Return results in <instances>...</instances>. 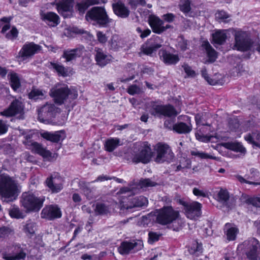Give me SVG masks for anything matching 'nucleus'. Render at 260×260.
I'll use <instances>...</instances> for the list:
<instances>
[{
    "mask_svg": "<svg viewBox=\"0 0 260 260\" xmlns=\"http://www.w3.org/2000/svg\"><path fill=\"white\" fill-rule=\"evenodd\" d=\"M94 51L95 60L98 66L104 67L112 61V57L111 55L108 54L102 49L95 47Z\"/></svg>",
    "mask_w": 260,
    "mask_h": 260,
    "instance_id": "obj_21",
    "label": "nucleus"
},
{
    "mask_svg": "<svg viewBox=\"0 0 260 260\" xmlns=\"http://www.w3.org/2000/svg\"><path fill=\"white\" fill-rule=\"evenodd\" d=\"M23 230L27 236H31L35 233L36 223L30 220H28L24 225Z\"/></svg>",
    "mask_w": 260,
    "mask_h": 260,
    "instance_id": "obj_40",
    "label": "nucleus"
},
{
    "mask_svg": "<svg viewBox=\"0 0 260 260\" xmlns=\"http://www.w3.org/2000/svg\"><path fill=\"white\" fill-rule=\"evenodd\" d=\"M175 18V15L172 13H167L162 16L164 20L169 23L172 22L174 20Z\"/></svg>",
    "mask_w": 260,
    "mask_h": 260,
    "instance_id": "obj_64",
    "label": "nucleus"
},
{
    "mask_svg": "<svg viewBox=\"0 0 260 260\" xmlns=\"http://www.w3.org/2000/svg\"><path fill=\"white\" fill-rule=\"evenodd\" d=\"M45 183L52 193H57L63 188L62 179L58 176H50L47 178Z\"/></svg>",
    "mask_w": 260,
    "mask_h": 260,
    "instance_id": "obj_22",
    "label": "nucleus"
},
{
    "mask_svg": "<svg viewBox=\"0 0 260 260\" xmlns=\"http://www.w3.org/2000/svg\"><path fill=\"white\" fill-rule=\"evenodd\" d=\"M190 154L191 155L197 156L201 159H216V157L210 155L206 153L200 152L198 150L191 151Z\"/></svg>",
    "mask_w": 260,
    "mask_h": 260,
    "instance_id": "obj_49",
    "label": "nucleus"
},
{
    "mask_svg": "<svg viewBox=\"0 0 260 260\" xmlns=\"http://www.w3.org/2000/svg\"><path fill=\"white\" fill-rule=\"evenodd\" d=\"M152 152L147 142H139L135 144L132 161L135 163L147 164L150 161Z\"/></svg>",
    "mask_w": 260,
    "mask_h": 260,
    "instance_id": "obj_4",
    "label": "nucleus"
},
{
    "mask_svg": "<svg viewBox=\"0 0 260 260\" xmlns=\"http://www.w3.org/2000/svg\"><path fill=\"white\" fill-rule=\"evenodd\" d=\"M217 200L223 205L228 206V201L230 196L226 189H221L217 193Z\"/></svg>",
    "mask_w": 260,
    "mask_h": 260,
    "instance_id": "obj_38",
    "label": "nucleus"
},
{
    "mask_svg": "<svg viewBox=\"0 0 260 260\" xmlns=\"http://www.w3.org/2000/svg\"><path fill=\"white\" fill-rule=\"evenodd\" d=\"M31 135L26 136V140L23 142V143L27 147V148L31 150V151L34 152L44 158H49L51 157V152L47 150L45 148L43 147V146L36 142H32L29 139H31Z\"/></svg>",
    "mask_w": 260,
    "mask_h": 260,
    "instance_id": "obj_15",
    "label": "nucleus"
},
{
    "mask_svg": "<svg viewBox=\"0 0 260 260\" xmlns=\"http://www.w3.org/2000/svg\"><path fill=\"white\" fill-rule=\"evenodd\" d=\"M41 19L50 27H55L60 23L59 16L53 12H40Z\"/></svg>",
    "mask_w": 260,
    "mask_h": 260,
    "instance_id": "obj_20",
    "label": "nucleus"
},
{
    "mask_svg": "<svg viewBox=\"0 0 260 260\" xmlns=\"http://www.w3.org/2000/svg\"><path fill=\"white\" fill-rule=\"evenodd\" d=\"M150 113L154 116L171 117H175L178 113L175 108L171 105H158L153 104L149 110Z\"/></svg>",
    "mask_w": 260,
    "mask_h": 260,
    "instance_id": "obj_11",
    "label": "nucleus"
},
{
    "mask_svg": "<svg viewBox=\"0 0 260 260\" xmlns=\"http://www.w3.org/2000/svg\"><path fill=\"white\" fill-rule=\"evenodd\" d=\"M230 17V15L223 11H218L215 14V18L219 22H228Z\"/></svg>",
    "mask_w": 260,
    "mask_h": 260,
    "instance_id": "obj_48",
    "label": "nucleus"
},
{
    "mask_svg": "<svg viewBox=\"0 0 260 260\" xmlns=\"http://www.w3.org/2000/svg\"><path fill=\"white\" fill-rule=\"evenodd\" d=\"M95 211L98 214H107L110 212V208L105 204L98 203L96 204Z\"/></svg>",
    "mask_w": 260,
    "mask_h": 260,
    "instance_id": "obj_45",
    "label": "nucleus"
},
{
    "mask_svg": "<svg viewBox=\"0 0 260 260\" xmlns=\"http://www.w3.org/2000/svg\"><path fill=\"white\" fill-rule=\"evenodd\" d=\"M155 150L156 152V156L154 160L157 163H162L165 161L170 162L174 158V154L171 147L166 144L158 143Z\"/></svg>",
    "mask_w": 260,
    "mask_h": 260,
    "instance_id": "obj_9",
    "label": "nucleus"
},
{
    "mask_svg": "<svg viewBox=\"0 0 260 260\" xmlns=\"http://www.w3.org/2000/svg\"><path fill=\"white\" fill-rule=\"evenodd\" d=\"M155 216L157 223L162 225L171 224L170 228L175 231H179L184 224L179 211L175 210L171 206H165L157 210Z\"/></svg>",
    "mask_w": 260,
    "mask_h": 260,
    "instance_id": "obj_1",
    "label": "nucleus"
},
{
    "mask_svg": "<svg viewBox=\"0 0 260 260\" xmlns=\"http://www.w3.org/2000/svg\"><path fill=\"white\" fill-rule=\"evenodd\" d=\"M154 52H155V51L153 50V48L150 45L147 44V42L145 44L141 46L140 54L142 52L145 55L151 56Z\"/></svg>",
    "mask_w": 260,
    "mask_h": 260,
    "instance_id": "obj_50",
    "label": "nucleus"
},
{
    "mask_svg": "<svg viewBox=\"0 0 260 260\" xmlns=\"http://www.w3.org/2000/svg\"><path fill=\"white\" fill-rule=\"evenodd\" d=\"M56 110L54 104L46 103L38 110L39 120L45 123H49L55 116Z\"/></svg>",
    "mask_w": 260,
    "mask_h": 260,
    "instance_id": "obj_10",
    "label": "nucleus"
},
{
    "mask_svg": "<svg viewBox=\"0 0 260 260\" xmlns=\"http://www.w3.org/2000/svg\"><path fill=\"white\" fill-rule=\"evenodd\" d=\"M245 202L248 205H252L255 207H260V198H248L246 200Z\"/></svg>",
    "mask_w": 260,
    "mask_h": 260,
    "instance_id": "obj_52",
    "label": "nucleus"
},
{
    "mask_svg": "<svg viewBox=\"0 0 260 260\" xmlns=\"http://www.w3.org/2000/svg\"><path fill=\"white\" fill-rule=\"evenodd\" d=\"M139 184L141 188H143L155 186L157 185V183L148 178L141 179L140 181Z\"/></svg>",
    "mask_w": 260,
    "mask_h": 260,
    "instance_id": "obj_51",
    "label": "nucleus"
},
{
    "mask_svg": "<svg viewBox=\"0 0 260 260\" xmlns=\"http://www.w3.org/2000/svg\"><path fill=\"white\" fill-rule=\"evenodd\" d=\"M230 224L226 223L225 227L227 229L226 232V238L229 241L234 240L236 239L238 230L235 227H230Z\"/></svg>",
    "mask_w": 260,
    "mask_h": 260,
    "instance_id": "obj_41",
    "label": "nucleus"
},
{
    "mask_svg": "<svg viewBox=\"0 0 260 260\" xmlns=\"http://www.w3.org/2000/svg\"><path fill=\"white\" fill-rule=\"evenodd\" d=\"M8 77L10 79L11 86L14 90H16L20 87V78L17 73L14 72H10Z\"/></svg>",
    "mask_w": 260,
    "mask_h": 260,
    "instance_id": "obj_34",
    "label": "nucleus"
},
{
    "mask_svg": "<svg viewBox=\"0 0 260 260\" xmlns=\"http://www.w3.org/2000/svg\"><path fill=\"white\" fill-rule=\"evenodd\" d=\"M9 215L11 217L15 218H23L24 215L18 207L13 205L9 211Z\"/></svg>",
    "mask_w": 260,
    "mask_h": 260,
    "instance_id": "obj_44",
    "label": "nucleus"
},
{
    "mask_svg": "<svg viewBox=\"0 0 260 260\" xmlns=\"http://www.w3.org/2000/svg\"><path fill=\"white\" fill-rule=\"evenodd\" d=\"M143 247V242L141 240L123 241L118 248V251L122 255H127L132 252L141 250Z\"/></svg>",
    "mask_w": 260,
    "mask_h": 260,
    "instance_id": "obj_13",
    "label": "nucleus"
},
{
    "mask_svg": "<svg viewBox=\"0 0 260 260\" xmlns=\"http://www.w3.org/2000/svg\"><path fill=\"white\" fill-rule=\"evenodd\" d=\"M159 55L160 59L167 65L176 64L180 60L178 54L171 53L165 49L160 50Z\"/></svg>",
    "mask_w": 260,
    "mask_h": 260,
    "instance_id": "obj_24",
    "label": "nucleus"
},
{
    "mask_svg": "<svg viewBox=\"0 0 260 260\" xmlns=\"http://www.w3.org/2000/svg\"><path fill=\"white\" fill-rule=\"evenodd\" d=\"M48 67L50 69L54 70L58 76L67 77L69 75L68 69L66 68L63 65L54 62H50Z\"/></svg>",
    "mask_w": 260,
    "mask_h": 260,
    "instance_id": "obj_30",
    "label": "nucleus"
},
{
    "mask_svg": "<svg viewBox=\"0 0 260 260\" xmlns=\"http://www.w3.org/2000/svg\"><path fill=\"white\" fill-rule=\"evenodd\" d=\"M180 204L184 207L186 216L190 219H195L201 214L202 204L197 202L188 203L183 201H180Z\"/></svg>",
    "mask_w": 260,
    "mask_h": 260,
    "instance_id": "obj_14",
    "label": "nucleus"
},
{
    "mask_svg": "<svg viewBox=\"0 0 260 260\" xmlns=\"http://www.w3.org/2000/svg\"><path fill=\"white\" fill-rule=\"evenodd\" d=\"M110 44L111 47L114 50H117L122 47L121 39L116 35H113L112 37Z\"/></svg>",
    "mask_w": 260,
    "mask_h": 260,
    "instance_id": "obj_47",
    "label": "nucleus"
},
{
    "mask_svg": "<svg viewBox=\"0 0 260 260\" xmlns=\"http://www.w3.org/2000/svg\"><path fill=\"white\" fill-rule=\"evenodd\" d=\"M41 50V46L34 42H27L24 44L19 52L17 57L21 61L31 58L35 54Z\"/></svg>",
    "mask_w": 260,
    "mask_h": 260,
    "instance_id": "obj_12",
    "label": "nucleus"
},
{
    "mask_svg": "<svg viewBox=\"0 0 260 260\" xmlns=\"http://www.w3.org/2000/svg\"><path fill=\"white\" fill-rule=\"evenodd\" d=\"M127 91L129 94L134 95L140 93L141 92V89L136 85H132L129 86Z\"/></svg>",
    "mask_w": 260,
    "mask_h": 260,
    "instance_id": "obj_58",
    "label": "nucleus"
},
{
    "mask_svg": "<svg viewBox=\"0 0 260 260\" xmlns=\"http://www.w3.org/2000/svg\"><path fill=\"white\" fill-rule=\"evenodd\" d=\"M61 216V212L60 208L56 205H50L46 206L42 210L41 217L50 220Z\"/></svg>",
    "mask_w": 260,
    "mask_h": 260,
    "instance_id": "obj_17",
    "label": "nucleus"
},
{
    "mask_svg": "<svg viewBox=\"0 0 260 260\" xmlns=\"http://www.w3.org/2000/svg\"><path fill=\"white\" fill-rule=\"evenodd\" d=\"M184 72L188 77H194L196 76V72L191 69V67L187 64H183L182 66Z\"/></svg>",
    "mask_w": 260,
    "mask_h": 260,
    "instance_id": "obj_55",
    "label": "nucleus"
},
{
    "mask_svg": "<svg viewBox=\"0 0 260 260\" xmlns=\"http://www.w3.org/2000/svg\"><path fill=\"white\" fill-rule=\"evenodd\" d=\"M61 132H56L54 133L45 132L42 134V136L45 139L52 142H58L62 139Z\"/></svg>",
    "mask_w": 260,
    "mask_h": 260,
    "instance_id": "obj_36",
    "label": "nucleus"
},
{
    "mask_svg": "<svg viewBox=\"0 0 260 260\" xmlns=\"http://www.w3.org/2000/svg\"><path fill=\"white\" fill-rule=\"evenodd\" d=\"M162 40L159 37H155L147 41V44L150 45L155 52L162 46Z\"/></svg>",
    "mask_w": 260,
    "mask_h": 260,
    "instance_id": "obj_42",
    "label": "nucleus"
},
{
    "mask_svg": "<svg viewBox=\"0 0 260 260\" xmlns=\"http://www.w3.org/2000/svg\"><path fill=\"white\" fill-rule=\"evenodd\" d=\"M89 7L85 0H83L82 2L77 3L76 6V9L81 14L84 13Z\"/></svg>",
    "mask_w": 260,
    "mask_h": 260,
    "instance_id": "obj_53",
    "label": "nucleus"
},
{
    "mask_svg": "<svg viewBox=\"0 0 260 260\" xmlns=\"http://www.w3.org/2000/svg\"><path fill=\"white\" fill-rule=\"evenodd\" d=\"M226 38V34L224 30H218L212 34L214 44L222 45L225 42Z\"/></svg>",
    "mask_w": 260,
    "mask_h": 260,
    "instance_id": "obj_33",
    "label": "nucleus"
},
{
    "mask_svg": "<svg viewBox=\"0 0 260 260\" xmlns=\"http://www.w3.org/2000/svg\"><path fill=\"white\" fill-rule=\"evenodd\" d=\"M148 21L153 32L158 34L163 32L164 22L162 20L154 15H150Z\"/></svg>",
    "mask_w": 260,
    "mask_h": 260,
    "instance_id": "obj_25",
    "label": "nucleus"
},
{
    "mask_svg": "<svg viewBox=\"0 0 260 260\" xmlns=\"http://www.w3.org/2000/svg\"><path fill=\"white\" fill-rule=\"evenodd\" d=\"M194 118H195L196 123L198 125V126H207V127H209L208 132H214V129L211 126V124L205 121L202 116L200 114H199V113L195 115Z\"/></svg>",
    "mask_w": 260,
    "mask_h": 260,
    "instance_id": "obj_43",
    "label": "nucleus"
},
{
    "mask_svg": "<svg viewBox=\"0 0 260 260\" xmlns=\"http://www.w3.org/2000/svg\"><path fill=\"white\" fill-rule=\"evenodd\" d=\"M202 76L204 79L208 82L210 85H215L217 83V82L213 80L208 76L207 74V70L205 68L202 69L201 71Z\"/></svg>",
    "mask_w": 260,
    "mask_h": 260,
    "instance_id": "obj_57",
    "label": "nucleus"
},
{
    "mask_svg": "<svg viewBox=\"0 0 260 260\" xmlns=\"http://www.w3.org/2000/svg\"><path fill=\"white\" fill-rule=\"evenodd\" d=\"M190 0H180L179 5L180 11L186 14L189 13L191 10Z\"/></svg>",
    "mask_w": 260,
    "mask_h": 260,
    "instance_id": "obj_46",
    "label": "nucleus"
},
{
    "mask_svg": "<svg viewBox=\"0 0 260 260\" xmlns=\"http://www.w3.org/2000/svg\"><path fill=\"white\" fill-rule=\"evenodd\" d=\"M82 54V50L81 49H68L63 51L61 57L66 59V62H70L80 57Z\"/></svg>",
    "mask_w": 260,
    "mask_h": 260,
    "instance_id": "obj_28",
    "label": "nucleus"
},
{
    "mask_svg": "<svg viewBox=\"0 0 260 260\" xmlns=\"http://www.w3.org/2000/svg\"><path fill=\"white\" fill-rule=\"evenodd\" d=\"M120 140L117 138H111L105 141L104 147L106 151L111 152L121 145Z\"/></svg>",
    "mask_w": 260,
    "mask_h": 260,
    "instance_id": "obj_31",
    "label": "nucleus"
},
{
    "mask_svg": "<svg viewBox=\"0 0 260 260\" xmlns=\"http://www.w3.org/2000/svg\"><path fill=\"white\" fill-rule=\"evenodd\" d=\"M96 37L98 41L102 44H105L108 40L106 34L101 31H98L96 32Z\"/></svg>",
    "mask_w": 260,
    "mask_h": 260,
    "instance_id": "obj_60",
    "label": "nucleus"
},
{
    "mask_svg": "<svg viewBox=\"0 0 260 260\" xmlns=\"http://www.w3.org/2000/svg\"><path fill=\"white\" fill-rule=\"evenodd\" d=\"M226 148L237 152L245 153V148L239 143H226L224 144Z\"/></svg>",
    "mask_w": 260,
    "mask_h": 260,
    "instance_id": "obj_39",
    "label": "nucleus"
},
{
    "mask_svg": "<svg viewBox=\"0 0 260 260\" xmlns=\"http://www.w3.org/2000/svg\"><path fill=\"white\" fill-rule=\"evenodd\" d=\"M245 140L252 145L253 148H260V132H253L244 137Z\"/></svg>",
    "mask_w": 260,
    "mask_h": 260,
    "instance_id": "obj_29",
    "label": "nucleus"
},
{
    "mask_svg": "<svg viewBox=\"0 0 260 260\" xmlns=\"http://www.w3.org/2000/svg\"><path fill=\"white\" fill-rule=\"evenodd\" d=\"M189 253L195 256H199L203 252L202 245L197 241H194L188 248Z\"/></svg>",
    "mask_w": 260,
    "mask_h": 260,
    "instance_id": "obj_37",
    "label": "nucleus"
},
{
    "mask_svg": "<svg viewBox=\"0 0 260 260\" xmlns=\"http://www.w3.org/2000/svg\"><path fill=\"white\" fill-rule=\"evenodd\" d=\"M14 251L13 254H7L6 253H3V258L6 260H21L24 259L26 254L23 248L19 246L14 247Z\"/></svg>",
    "mask_w": 260,
    "mask_h": 260,
    "instance_id": "obj_27",
    "label": "nucleus"
},
{
    "mask_svg": "<svg viewBox=\"0 0 260 260\" xmlns=\"http://www.w3.org/2000/svg\"><path fill=\"white\" fill-rule=\"evenodd\" d=\"M49 94L54 99L55 102L59 105L63 104L68 97L72 100L76 99L78 97V92L75 88H69L67 84L60 83L56 84L51 88Z\"/></svg>",
    "mask_w": 260,
    "mask_h": 260,
    "instance_id": "obj_3",
    "label": "nucleus"
},
{
    "mask_svg": "<svg viewBox=\"0 0 260 260\" xmlns=\"http://www.w3.org/2000/svg\"><path fill=\"white\" fill-rule=\"evenodd\" d=\"M202 126L203 127H201L200 129V132L201 133H205L207 135H205L203 134H200L199 133H197L196 135L197 138L199 140L202 141V142H208L210 141L211 139L212 138H213V136H211V135L209 136V135H208V134L211 133L212 132H208L209 127H207V126Z\"/></svg>",
    "mask_w": 260,
    "mask_h": 260,
    "instance_id": "obj_35",
    "label": "nucleus"
},
{
    "mask_svg": "<svg viewBox=\"0 0 260 260\" xmlns=\"http://www.w3.org/2000/svg\"><path fill=\"white\" fill-rule=\"evenodd\" d=\"M235 43L233 49L245 52L250 49L252 42L248 32L242 30H237L234 33Z\"/></svg>",
    "mask_w": 260,
    "mask_h": 260,
    "instance_id": "obj_7",
    "label": "nucleus"
},
{
    "mask_svg": "<svg viewBox=\"0 0 260 260\" xmlns=\"http://www.w3.org/2000/svg\"><path fill=\"white\" fill-rule=\"evenodd\" d=\"M185 122H178L174 125V131L178 134H188L192 130L190 118L187 116H184Z\"/></svg>",
    "mask_w": 260,
    "mask_h": 260,
    "instance_id": "obj_23",
    "label": "nucleus"
},
{
    "mask_svg": "<svg viewBox=\"0 0 260 260\" xmlns=\"http://www.w3.org/2000/svg\"><path fill=\"white\" fill-rule=\"evenodd\" d=\"M87 20H93L103 26H106L110 22L109 19L104 8L94 7L86 14Z\"/></svg>",
    "mask_w": 260,
    "mask_h": 260,
    "instance_id": "obj_8",
    "label": "nucleus"
},
{
    "mask_svg": "<svg viewBox=\"0 0 260 260\" xmlns=\"http://www.w3.org/2000/svg\"><path fill=\"white\" fill-rule=\"evenodd\" d=\"M18 196L17 183L9 176L0 175V197L6 202H13Z\"/></svg>",
    "mask_w": 260,
    "mask_h": 260,
    "instance_id": "obj_2",
    "label": "nucleus"
},
{
    "mask_svg": "<svg viewBox=\"0 0 260 260\" xmlns=\"http://www.w3.org/2000/svg\"><path fill=\"white\" fill-rule=\"evenodd\" d=\"M45 197H37L34 194L28 192L22 193L21 198L22 206L26 212H38L42 207Z\"/></svg>",
    "mask_w": 260,
    "mask_h": 260,
    "instance_id": "obj_5",
    "label": "nucleus"
},
{
    "mask_svg": "<svg viewBox=\"0 0 260 260\" xmlns=\"http://www.w3.org/2000/svg\"><path fill=\"white\" fill-rule=\"evenodd\" d=\"M18 31L17 29L13 26L11 30L6 34V37L11 40H14L18 37Z\"/></svg>",
    "mask_w": 260,
    "mask_h": 260,
    "instance_id": "obj_54",
    "label": "nucleus"
},
{
    "mask_svg": "<svg viewBox=\"0 0 260 260\" xmlns=\"http://www.w3.org/2000/svg\"><path fill=\"white\" fill-rule=\"evenodd\" d=\"M149 241L153 243L159 240L161 234H158L156 232H151L149 233Z\"/></svg>",
    "mask_w": 260,
    "mask_h": 260,
    "instance_id": "obj_61",
    "label": "nucleus"
},
{
    "mask_svg": "<svg viewBox=\"0 0 260 260\" xmlns=\"http://www.w3.org/2000/svg\"><path fill=\"white\" fill-rule=\"evenodd\" d=\"M183 160L186 162V165L182 166L181 164L177 168L176 171H179L182 169H189L191 167V161L189 159L183 158Z\"/></svg>",
    "mask_w": 260,
    "mask_h": 260,
    "instance_id": "obj_59",
    "label": "nucleus"
},
{
    "mask_svg": "<svg viewBox=\"0 0 260 260\" xmlns=\"http://www.w3.org/2000/svg\"><path fill=\"white\" fill-rule=\"evenodd\" d=\"M83 191L87 198L90 200L94 197V194L92 190L88 186H85L83 188Z\"/></svg>",
    "mask_w": 260,
    "mask_h": 260,
    "instance_id": "obj_62",
    "label": "nucleus"
},
{
    "mask_svg": "<svg viewBox=\"0 0 260 260\" xmlns=\"http://www.w3.org/2000/svg\"><path fill=\"white\" fill-rule=\"evenodd\" d=\"M2 116L10 117L20 114V119H23L24 114V106L21 101L19 100L13 101L10 104L9 108L3 112H1Z\"/></svg>",
    "mask_w": 260,
    "mask_h": 260,
    "instance_id": "obj_16",
    "label": "nucleus"
},
{
    "mask_svg": "<svg viewBox=\"0 0 260 260\" xmlns=\"http://www.w3.org/2000/svg\"><path fill=\"white\" fill-rule=\"evenodd\" d=\"M114 13L117 16L125 18L128 17L130 11L125 5L121 2H118L112 4Z\"/></svg>",
    "mask_w": 260,
    "mask_h": 260,
    "instance_id": "obj_26",
    "label": "nucleus"
},
{
    "mask_svg": "<svg viewBox=\"0 0 260 260\" xmlns=\"http://www.w3.org/2000/svg\"><path fill=\"white\" fill-rule=\"evenodd\" d=\"M202 46L205 49L208 58L207 61L210 63L214 62L217 57V52L212 48L208 42H204Z\"/></svg>",
    "mask_w": 260,
    "mask_h": 260,
    "instance_id": "obj_32",
    "label": "nucleus"
},
{
    "mask_svg": "<svg viewBox=\"0 0 260 260\" xmlns=\"http://www.w3.org/2000/svg\"><path fill=\"white\" fill-rule=\"evenodd\" d=\"M74 0H62L56 4L58 12L64 18L73 15Z\"/></svg>",
    "mask_w": 260,
    "mask_h": 260,
    "instance_id": "obj_18",
    "label": "nucleus"
},
{
    "mask_svg": "<svg viewBox=\"0 0 260 260\" xmlns=\"http://www.w3.org/2000/svg\"><path fill=\"white\" fill-rule=\"evenodd\" d=\"M147 204V198L143 196H140L130 199L127 203L121 204L120 209L123 211L128 210L134 208L146 206Z\"/></svg>",
    "mask_w": 260,
    "mask_h": 260,
    "instance_id": "obj_19",
    "label": "nucleus"
},
{
    "mask_svg": "<svg viewBox=\"0 0 260 260\" xmlns=\"http://www.w3.org/2000/svg\"><path fill=\"white\" fill-rule=\"evenodd\" d=\"M238 248L244 250L249 260H260V244L256 239L252 238L245 240Z\"/></svg>",
    "mask_w": 260,
    "mask_h": 260,
    "instance_id": "obj_6",
    "label": "nucleus"
},
{
    "mask_svg": "<svg viewBox=\"0 0 260 260\" xmlns=\"http://www.w3.org/2000/svg\"><path fill=\"white\" fill-rule=\"evenodd\" d=\"M11 230L7 227L3 226L0 228V238L8 237L10 234Z\"/></svg>",
    "mask_w": 260,
    "mask_h": 260,
    "instance_id": "obj_63",
    "label": "nucleus"
},
{
    "mask_svg": "<svg viewBox=\"0 0 260 260\" xmlns=\"http://www.w3.org/2000/svg\"><path fill=\"white\" fill-rule=\"evenodd\" d=\"M43 95V94L42 91L37 89H34L29 93L28 97L30 99L36 100L38 99L40 96H42Z\"/></svg>",
    "mask_w": 260,
    "mask_h": 260,
    "instance_id": "obj_56",
    "label": "nucleus"
}]
</instances>
